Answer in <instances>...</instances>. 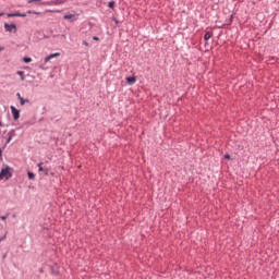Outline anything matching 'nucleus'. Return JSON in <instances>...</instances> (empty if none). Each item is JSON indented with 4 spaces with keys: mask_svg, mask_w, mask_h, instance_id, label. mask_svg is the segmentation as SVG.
<instances>
[{
    "mask_svg": "<svg viewBox=\"0 0 279 279\" xmlns=\"http://www.w3.org/2000/svg\"><path fill=\"white\" fill-rule=\"evenodd\" d=\"M10 172H12V169L4 167V169H1L0 179L10 180V177H12Z\"/></svg>",
    "mask_w": 279,
    "mask_h": 279,
    "instance_id": "obj_1",
    "label": "nucleus"
},
{
    "mask_svg": "<svg viewBox=\"0 0 279 279\" xmlns=\"http://www.w3.org/2000/svg\"><path fill=\"white\" fill-rule=\"evenodd\" d=\"M62 4H65V0H52V1L44 2V5H47V7H57Z\"/></svg>",
    "mask_w": 279,
    "mask_h": 279,
    "instance_id": "obj_2",
    "label": "nucleus"
},
{
    "mask_svg": "<svg viewBox=\"0 0 279 279\" xmlns=\"http://www.w3.org/2000/svg\"><path fill=\"white\" fill-rule=\"evenodd\" d=\"M62 20L69 21V22H75L76 20H78V15L76 14H65L62 15Z\"/></svg>",
    "mask_w": 279,
    "mask_h": 279,
    "instance_id": "obj_3",
    "label": "nucleus"
},
{
    "mask_svg": "<svg viewBox=\"0 0 279 279\" xmlns=\"http://www.w3.org/2000/svg\"><path fill=\"white\" fill-rule=\"evenodd\" d=\"M59 58V52L50 53L47 57L44 58V63H49V60Z\"/></svg>",
    "mask_w": 279,
    "mask_h": 279,
    "instance_id": "obj_4",
    "label": "nucleus"
},
{
    "mask_svg": "<svg viewBox=\"0 0 279 279\" xmlns=\"http://www.w3.org/2000/svg\"><path fill=\"white\" fill-rule=\"evenodd\" d=\"M13 31H16V25L15 24H8V23H4V32H13Z\"/></svg>",
    "mask_w": 279,
    "mask_h": 279,
    "instance_id": "obj_5",
    "label": "nucleus"
},
{
    "mask_svg": "<svg viewBox=\"0 0 279 279\" xmlns=\"http://www.w3.org/2000/svg\"><path fill=\"white\" fill-rule=\"evenodd\" d=\"M11 116L14 118V121H16V119H20V110L11 106Z\"/></svg>",
    "mask_w": 279,
    "mask_h": 279,
    "instance_id": "obj_6",
    "label": "nucleus"
},
{
    "mask_svg": "<svg viewBox=\"0 0 279 279\" xmlns=\"http://www.w3.org/2000/svg\"><path fill=\"white\" fill-rule=\"evenodd\" d=\"M8 17H26V13H19V12L8 13Z\"/></svg>",
    "mask_w": 279,
    "mask_h": 279,
    "instance_id": "obj_7",
    "label": "nucleus"
},
{
    "mask_svg": "<svg viewBox=\"0 0 279 279\" xmlns=\"http://www.w3.org/2000/svg\"><path fill=\"white\" fill-rule=\"evenodd\" d=\"M37 169L38 171L44 172V174H49V169L43 168V162L37 163Z\"/></svg>",
    "mask_w": 279,
    "mask_h": 279,
    "instance_id": "obj_8",
    "label": "nucleus"
},
{
    "mask_svg": "<svg viewBox=\"0 0 279 279\" xmlns=\"http://www.w3.org/2000/svg\"><path fill=\"white\" fill-rule=\"evenodd\" d=\"M125 81H128V85H133L136 83V77L128 76V78H125Z\"/></svg>",
    "mask_w": 279,
    "mask_h": 279,
    "instance_id": "obj_9",
    "label": "nucleus"
},
{
    "mask_svg": "<svg viewBox=\"0 0 279 279\" xmlns=\"http://www.w3.org/2000/svg\"><path fill=\"white\" fill-rule=\"evenodd\" d=\"M17 100L21 101V106L26 104V99H23L22 97H20V94H17Z\"/></svg>",
    "mask_w": 279,
    "mask_h": 279,
    "instance_id": "obj_10",
    "label": "nucleus"
},
{
    "mask_svg": "<svg viewBox=\"0 0 279 279\" xmlns=\"http://www.w3.org/2000/svg\"><path fill=\"white\" fill-rule=\"evenodd\" d=\"M27 179L33 181V179H35V174H33V172H27Z\"/></svg>",
    "mask_w": 279,
    "mask_h": 279,
    "instance_id": "obj_11",
    "label": "nucleus"
},
{
    "mask_svg": "<svg viewBox=\"0 0 279 279\" xmlns=\"http://www.w3.org/2000/svg\"><path fill=\"white\" fill-rule=\"evenodd\" d=\"M208 39H210V32L205 33V41H207Z\"/></svg>",
    "mask_w": 279,
    "mask_h": 279,
    "instance_id": "obj_12",
    "label": "nucleus"
},
{
    "mask_svg": "<svg viewBox=\"0 0 279 279\" xmlns=\"http://www.w3.org/2000/svg\"><path fill=\"white\" fill-rule=\"evenodd\" d=\"M32 62V59H29V57H24V63H29Z\"/></svg>",
    "mask_w": 279,
    "mask_h": 279,
    "instance_id": "obj_13",
    "label": "nucleus"
},
{
    "mask_svg": "<svg viewBox=\"0 0 279 279\" xmlns=\"http://www.w3.org/2000/svg\"><path fill=\"white\" fill-rule=\"evenodd\" d=\"M39 1H43V0H27V3H37Z\"/></svg>",
    "mask_w": 279,
    "mask_h": 279,
    "instance_id": "obj_14",
    "label": "nucleus"
},
{
    "mask_svg": "<svg viewBox=\"0 0 279 279\" xmlns=\"http://www.w3.org/2000/svg\"><path fill=\"white\" fill-rule=\"evenodd\" d=\"M25 14H35V15H39V12L27 11V13H25Z\"/></svg>",
    "mask_w": 279,
    "mask_h": 279,
    "instance_id": "obj_15",
    "label": "nucleus"
},
{
    "mask_svg": "<svg viewBox=\"0 0 279 279\" xmlns=\"http://www.w3.org/2000/svg\"><path fill=\"white\" fill-rule=\"evenodd\" d=\"M17 76H21V81H23V71H17Z\"/></svg>",
    "mask_w": 279,
    "mask_h": 279,
    "instance_id": "obj_16",
    "label": "nucleus"
},
{
    "mask_svg": "<svg viewBox=\"0 0 279 279\" xmlns=\"http://www.w3.org/2000/svg\"><path fill=\"white\" fill-rule=\"evenodd\" d=\"M1 221L8 220V215L0 216Z\"/></svg>",
    "mask_w": 279,
    "mask_h": 279,
    "instance_id": "obj_17",
    "label": "nucleus"
},
{
    "mask_svg": "<svg viewBox=\"0 0 279 279\" xmlns=\"http://www.w3.org/2000/svg\"><path fill=\"white\" fill-rule=\"evenodd\" d=\"M108 9H113V1L108 2Z\"/></svg>",
    "mask_w": 279,
    "mask_h": 279,
    "instance_id": "obj_18",
    "label": "nucleus"
},
{
    "mask_svg": "<svg viewBox=\"0 0 279 279\" xmlns=\"http://www.w3.org/2000/svg\"><path fill=\"white\" fill-rule=\"evenodd\" d=\"M82 46L88 47V41L82 40Z\"/></svg>",
    "mask_w": 279,
    "mask_h": 279,
    "instance_id": "obj_19",
    "label": "nucleus"
},
{
    "mask_svg": "<svg viewBox=\"0 0 279 279\" xmlns=\"http://www.w3.org/2000/svg\"><path fill=\"white\" fill-rule=\"evenodd\" d=\"M50 13H59V10H52Z\"/></svg>",
    "mask_w": 279,
    "mask_h": 279,
    "instance_id": "obj_20",
    "label": "nucleus"
},
{
    "mask_svg": "<svg viewBox=\"0 0 279 279\" xmlns=\"http://www.w3.org/2000/svg\"><path fill=\"white\" fill-rule=\"evenodd\" d=\"M225 159H230V155H225Z\"/></svg>",
    "mask_w": 279,
    "mask_h": 279,
    "instance_id": "obj_21",
    "label": "nucleus"
},
{
    "mask_svg": "<svg viewBox=\"0 0 279 279\" xmlns=\"http://www.w3.org/2000/svg\"><path fill=\"white\" fill-rule=\"evenodd\" d=\"M92 40L97 41V37H92Z\"/></svg>",
    "mask_w": 279,
    "mask_h": 279,
    "instance_id": "obj_22",
    "label": "nucleus"
},
{
    "mask_svg": "<svg viewBox=\"0 0 279 279\" xmlns=\"http://www.w3.org/2000/svg\"><path fill=\"white\" fill-rule=\"evenodd\" d=\"M7 143H10V135L8 136Z\"/></svg>",
    "mask_w": 279,
    "mask_h": 279,
    "instance_id": "obj_23",
    "label": "nucleus"
},
{
    "mask_svg": "<svg viewBox=\"0 0 279 279\" xmlns=\"http://www.w3.org/2000/svg\"><path fill=\"white\" fill-rule=\"evenodd\" d=\"M0 16H3V13H0Z\"/></svg>",
    "mask_w": 279,
    "mask_h": 279,
    "instance_id": "obj_24",
    "label": "nucleus"
}]
</instances>
